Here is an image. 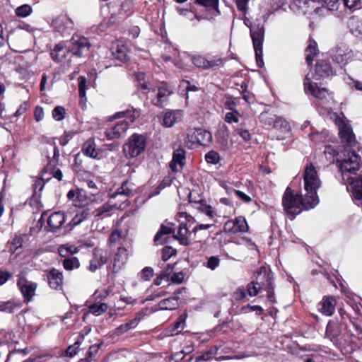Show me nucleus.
Listing matches in <instances>:
<instances>
[{"mask_svg": "<svg viewBox=\"0 0 362 362\" xmlns=\"http://www.w3.org/2000/svg\"><path fill=\"white\" fill-rule=\"evenodd\" d=\"M62 265L66 270L71 271L75 269L79 268L80 262L77 257H71L65 258L62 261Z\"/></svg>", "mask_w": 362, "mask_h": 362, "instance_id": "obj_42", "label": "nucleus"}, {"mask_svg": "<svg viewBox=\"0 0 362 362\" xmlns=\"http://www.w3.org/2000/svg\"><path fill=\"white\" fill-rule=\"evenodd\" d=\"M174 231L172 228L161 225L159 230L156 233L153 241L156 245H161L165 242V238L163 237L165 235L171 234Z\"/></svg>", "mask_w": 362, "mask_h": 362, "instance_id": "obj_36", "label": "nucleus"}, {"mask_svg": "<svg viewBox=\"0 0 362 362\" xmlns=\"http://www.w3.org/2000/svg\"><path fill=\"white\" fill-rule=\"evenodd\" d=\"M249 226L245 217L238 216L233 220L228 221L224 226L226 231L233 233H245L247 231Z\"/></svg>", "mask_w": 362, "mask_h": 362, "instance_id": "obj_16", "label": "nucleus"}, {"mask_svg": "<svg viewBox=\"0 0 362 362\" xmlns=\"http://www.w3.org/2000/svg\"><path fill=\"white\" fill-rule=\"evenodd\" d=\"M83 152L85 155L96 158L98 157V151H96L95 144L93 139H88L83 146Z\"/></svg>", "mask_w": 362, "mask_h": 362, "instance_id": "obj_40", "label": "nucleus"}, {"mask_svg": "<svg viewBox=\"0 0 362 362\" xmlns=\"http://www.w3.org/2000/svg\"><path fill=\"white\" fill-rule=\"evenodd\" d=\"M176 253L175 250L172 247H165L162 250V259L165 262L170 259V257Z\"/></svg>", "mask_w": 362, "mask_h": 362, "instance_id": "obj_56", "label": "nucleus"}, {"mask_svg": "<svg viewBox=\"0 0 362 362\" xmlns=\"http://www.w3.org/2000/svg\"><path fill=\"white\" fill-rule=\"evenodd\" d=\"M249 291L248 286L247 287L246 289H245L243 287H239L233 293V297L237 301L241 300L246 297V295H247L246 291Z\"/></svg>", "mask_w": 362, "mask_h": 362, "instance_id": "obj_54", "label": "nucleus"}, {"mask_svg": "<svg viewBox=\"0 0 362 362\" xmlns=\"http://www.w3.org/2000/svg\"><path fill=\"white\" fill-rule=\"evenodd\" d=\"M351 57V51L346 45H341L337 47L333 60L338 64H346Z\"/></svg>", "mask_w": 362, "mask_h": 362, "instance_id": "obj_24", "label": "nucleus"}, {"mask_svg": "<svg viewBox=\"0 0 362 362\" xmlns=\"http://www.w3.org/2000/svg\"><path fill=\"white\" fill-rule=\"evenodd\" d=\"M52 117L57 121H62L64 119L66 115V109L60 105H58L52 110Z\"/></svg>", "mask_w": 362, "mask_h": 362, "instance_id": "obj_49", "label": "nucleus"}, {"mask_svg": "<svg viewBox=\"0 0 362 362\" xmlns=\"http://www.w3.org/2000/svg\"><path fill=\"white\" fill-rule=\"evenodd\" d=\"M335 124L339 129V136H355L350 121L343 117H337Z\"/></svg>", "mask_w": 362, "mask_h": 362, "instance_id": "obj_29", "label": "nucleus"}, {"mask_svg": "<svg viewBox=\"0 0 362 362\" xmlns=\"http://www.w3.org/2000/svg\"><path fill=\"white\" fill-rule=\"evenodd\" d=\"M88 211L87 210H82L77 213L70 222L71 226H76L80 224L82 221L88 218Z\"/></svg>", "mask_w": 362, "mask_h": 362, "instance_id": "obj_45", "label": "nucleus"}, {"mask_svg": "<svg viewBox=\"0 0 362 362\" xmlns=\"http://www.w3.org/2000/svg\"><path fill=\"white\" fill-rule=\"evenodd\" d=\"M17 286L23 295L24 301L29 303L35 295L37 284L27 279L23 275H19L17 280Z\"/></svg>", "mask_w": 362, "mask_h": 362, "instance_id": "obj_9", "label": "nucleus"}, {"mask_svg": "<svg viewBox=\"0 0 362 362\" xmlns=\"http://www.w3.org/2000/svg\"><path fill=\"white\" fill-rule=\"evenodd\" d=\"M78 81V93L79 96L83 98L86 97V79L83 76H79Z\"/></svg>", "mask_w": 362, "mask_h": 362, "instance_id": "obj_55", "label": "nucleus"}, {"mask_svg": "<svg viewBox=\"0 0 362 362\" xmlns=\"http://www.w3.org/2000/svg\"><path fill=\"white\" fill-rule=\"evenodd\" d=\"M108 258L109 256L107 251L100 248H95L93 258L90 260L88 270L91 272H95L107 262Z\"/></svg>", "mask_w": 362, "mask_h": 362, "instance_id": "obj_12", "label": "nucleus"}, {"mask_svg": "<svg viewBox=\"0 0 362 362\" xmlns=\"http://www.w3.org/2000/svg\"><path fill=\"white\" fill-rule=\"evenodd\" d=\"M291 8L303 14H322L325 10L322 0H293Z\"/></svg>", "mask_w": 362, "mask_h": 362, "instance_id": "obj_5", "label": "nucleus"}, {"mask_svg": "<svg viewBox=\"0 0 362 362\" xmlns=\"http://www.w3.org/2000/svg\"><path fill=\"white\" fill-rule=\"evenodd\" d=\"M185 274L183 272L174 273L170 276V280L173 283L180 284L183 281Z\"/></svg>", "mask_w": 362, "mask_h": 362, "instance_id": "obj_59", "label": "nucleus"}, {"mask_svg": "<svg viewBox=\"0 0 362 362\" xmlns=\"http://www.w3.org/2000/svg\"><path fill=\"white\" fill-rule=\"evenodd\" d=\"M304 89L306 93H310L315 98L325 100L329 95V91L325 88H320L316 83L311 81L310 74H307L304 79Z\"/></svg>", "mask_w": 362, "mask_h": 362, "instance_id": "obj_11", "label": "nucleus"}, {"mask_svg": "<svg viewBox=\"0 0 362 362\" xmlns=\"http://www.w3.org/2000/svg\"><path fill=\"white\" fill-rule=\"evenodd\" d=\"M139 321H140V319L136 317L135 318L131 320L129 322H128L125 324L121 325L120 326H119L118 327H117L115 329V334H117V335L123 334L124 333L127 332L129 329L136 327Z\"/></svg>", "mask_w": 362, "mask_h": 362, "instance_id": "obj_37", "label": "nucleus"}, {"mask_svg": "<svg viewBox=\"0 0 362 362\" xmlns=\"http://www.w3.org/2000/svg\"><path fill=\"white\" fill-rule=\"evenodd\" d=\"M23 240L20 236H16L11 242L8 243L10 245L9 250L12 252H15L19 247L22 246Z\"/></svg>", "mask_w": 362, "mask_h": 362, "instance_id": "obj_51", "label": "nucleus"}, {"mask_svg": "<svg viewBox=\"0 0 362 362\" xmlns=\"http://www.w3.org/2000/svg\"><path fill=\"white\" fill-rule=\"evenodd\" d=\"M190 235L191 232L187 228L186 224L182 222L173 238L177 240L181 245L187 246L190 243Z\"/></svg>", "mask_w": 362, "mask_h": 362, "instance_id": "obj_28", "label": "nucleus"}, {"mask_svg": "<svg viewBox=\"0 0 362 362\" xmlns=\"http://www.w3.org/2000/svg\"><path fill=\"white\" fill-rule=\"evenodd\" d=\"M317 52V45L316 42L312 39L309 40L308 45L305 49L306 62L310 65L313 61L314 56Z\"/></svg>", "mask_w": 362, "mask_h": 362, "instance_id": "obj_39", "label": "nucleus"}, {"mask_svg": "<svg viewBox=\"0 0 362 362\" xmlns=\"http://www.w3.org/2000/svg\"><path fill=\"white\" fill-rule=\"evenodd\" d=\"M272 127L281 131L282 133H287L291 130L289 123L279 117H276Z\"/></svg>", "mask_w": 362, "mask_h": 362, "instance_id": "obj_41", "label": "nucleus"}, {"mask_svg": "<svg viewBox=\"0 0 362 362\" xmlns=\"http://www.w3.org/2000/svg\"><path fill=\"white\" fill-rule=\"evenodd\" d=\"M349 185L347 189L351 193L352 197L355 200H362V178L353 179L348 180Z\"/></svg>", "mask_w": 362, "mask_h": 362, "instance_id": "obj_25", "label": "nucleus"}, {"mask_svg": "<svg viewBox=\"0 0 362 362\" xmlns=\"http://www.w3.org/2000/svg\"><path fill=\"white\" fill-rule=\"evenodd\" d=\"M137 87L144 90H150L149 81L144 73H138L135 76Z\"/></svg>", "mask_w": 362, "mask_h": 362, "instance_id": "obj_43", "label": "nucleus"}, {"mask_svg": "<svg viewBox=\"0 0 362 362\" xmlns=\"http://www.w3.org/2000/svg\"><path fill=\"white\" fill-rule=\"evenodd\" d=\"M18 306L13 300L0 301V311L12 313L13 309Z\"/></svg>", "mask_w": 362, "mask_h": 362, "instance_id": "obj_50", "label": "nucleus"}, {"mask_svg": "<svg viewBox=\"0 0 362 362\" xmlns=\"http://www.w3.org/2000/svg\"><path fill=\"white\" fill-rule=\"evenodd\" d=\"M195 3L209 9H214L219 13L218 8V0H195Z\"/></svg>", "mask_w": 362, "mask_h": 362, "instance_id": "obj_48", "label": "nucleus"}, {"mask_svg": "<svg viewBox=\"0 0 362 362\" xmlns=\"http://www.w3.org/2000/svg\"><path fill=\"white\" fill-rule=\"evenodd\" d=\"M45 186V181L42 178H38L33 185L34 193L36 194L41 192Z\"/></svg>", "mask_w": 362, "mask_h": 362, "instance_id": "obj_61", "label": "nucleus"}, {"mask_svg": "<svg viewBox=\"0 0 362 362\" xmlns=\"http://www.w3.org/2000/svg\"><path fill=\"white\" fill-rule=\"evenodd\" d=\"M276 115L273 112L269 110L264 111L259 116L260 122L268 125L269 127L273 126L274 122L276 119Z\"/></svg>", "mask_w": 362, "mask_h": 362, "instance_id": "obj_44", "label": "nucleus"}, {"mask_svg": "<svg viewBox=\"0 0 362 362\" xmlns=\"http://www.w3.org/2000/svg\"><path fill=\"white\" fill-rule=\"evenodd\" d=\"M157 90L156 98L152 100V103L157 107H163L168 101L169 96L173 93V90L169 85L164 82L158 86Z\"/></svg>", "mask_w": 362, "mask_h": 362, "instance_id": "obj_17", "label": "nucleus"}, {"mask_svg": "<svg viewBox=\"0 0 362 362\" xmlns=\"http://www.w3.org/2000/svg\"><path fill=\"white\" fill-rule=\"evenodd\" d=\"M192 64L197 68L202 69H209L223 64V60L221 58L207 59L202 55H193L191 57Z\"/></svg>", "mask_w": 362, "mask_h": 362, "instance_id": "obj_13", "label": "nucleus"}, {"mask_svg": "<svg viewBox=\"0 0 362 362\" xmlns=\"http://www.w3.org/2000/svg\"><path fill=\"white\" fill-rule=\"evenodd\" d=\"M185 151L182 148H177L173 152L170 168L173 172L180 171L185 165Z\"/></svg>", "mask_w": 362, "mask_h": 362, "instance_id": "obj_21", "label": "nucleus"}, {"mask_svg": "<svg viewBox=\"0 0 362 362\" xmlns=\"http://www.w3.org/2000/svg\"><path fill=\"white\" fill-rule=\"evenodd\" d=\"M134 185L129 181L123 182L122 186L117 191L111 195V198H115L117 195H124L126 197L133 196Z\"/></svg>", "mask_w": 362, "mask_h": 362, "instance_id": "obj_32", "label": "nucleus"}, {"mask_svg": "<svg viewBox=\"0 0 362 362\" xmlns=\"http://www.w3.org/2000/svg\"><path fill=\"white\" fill-rule=\"evenodd\" d=\"M33 9L28 4H23L16 9V15L18 17L25 18L31 14Z\"/></svg>", "mask_w": 362, "mask_h": 362, "instance_id": "obj_47", "label": "nucleus"}, {"mask_svg": "<svg viewBox=\"0 0 362 362\" xmlns=\"http://www.w3.org/2000/svg\"><path fill=\"white\" fill-rule=\"evenodd\" d=\"M18 353H23V355L27 354L25 350H21L8 354L7 344L5 342H0V362H7L11 357L14 356V355Z\"/></svg>", "mask_w": 362, "mask_h": 362, "instance_id": "obj_34", "label": "nucleus"}, {"mask_svg": "<svg viewBox=\"0 0 362 362\" xmlns=\"http://www.w3.org/2000/svg\"><path fill=\"white\" fill-rule=\"evenodd\" d=\"M90 47V44L88 39L77 34L72 36L68 45L71 53L77 57H81L87 53Z\"/></svg>", "mask_w": 362, "mask_h": 362, "instance_id": "obj_8", "label": "nucleus"}, {"mask_svg": "<svg viewBox=\"0 0 362 362\" xmlns=\"http://www.w3.org/2000/svg\"><path fill=\"white\" fill-rule=\"evenodd\" d=\"M66 216L64 212L56 211L52 213L47 218L49 230L56 232L59 230L65 223Z\"/></svg>", "mask_w": 362, "mask_h": 362, "instance_id": "obj_19", "label": "nucleus"}, {"mask_svg": "<svg viewBox=\"0 0 362 362\" xmlns=\"http://www.w3.org/2000/svg\"><path fill=\"white\" fill-rule=\"evenodd\" d=\"M346 7L350 9H357L360 7V0H344Z\"/></svg>", "mask_w": 362, "mask_h": 362, "instance_id": "obj_64", "label": "nucleus"}, {"mask_svg": "<svg viewBox=\"0 0 362 362\" xmlns=\"http://www.w3.org/2000/svg\"><path fill=\"white\" fill-rule=\"evenodd\" d=\"M338 162L344 180H351L349 175L356 174L360 168L361 159L354 152L349 153L347 158L342 159L341 161L338 160Z\"/></svg>", "mask_w": 362, "mask_h": 362, "instance_id": "obj_6", "label": "nucleus"}, {"mask_svg": "<svg viewBox=\"0 0 362 362\" xmlns=\"http://www.w3.org/2000/svg\"><path fill=\"white\" fill-rule=\"evenodd\" d=\"M325 10L336 11L338 8L339 0H322Z\"/></svg>", "mask_w": 362, "mask_h": 362, "instance_id": "obj_57", "label": "nucleus"}, {"mask_svg": "<svg viewBox=\"0 0 362 362\" xmlns=\"http://www.w3.org/2000/svg\"><path fill=\"white\" fill-rule=\"evenodd\" d=\"M332 74L333 71L330 63L325 59H318L312 77L315 80H320L332 75Z\"/></svg>", "mask_w": 362, "mask_h": 362, "instance_id": "obj_18", "label": "nucleus"}, {"mask_svg": "<svg viewBox=\"0 0 362 362\" xmlns=\"http://www.w3.org/2000/svg\"><path fill=\"white\" fill-rule=\"evenodd\" d=\"M58 252L61 257L67 258L78 252V249L74 245L66 243L61 245L58 247Z\"/></svg>", "mask_w": 362, "mask_h": 362, "instance_id": "obj_35", "label": "nucleus"}, {"mask_svg": "<svg viewBox=\"0 0 362 362\" xmlns=\"http://www.w3.org/2000/svg\"><path fill=\"white\" fill-rule=\"evenodd\" d=\"M107 305L105 303L100 304H93L89 307V313L95 315L96 316L100 315L107 309Z\"/></svg>", "mask_w": 362, "mask_h": 362, "instance_id": "obj_46", "label": "nucleus"}, {"mask_svg": "<svg viewBox=\"0 0 362 362\" xmlns=\"http://www.w3.org/2000/svg\"><path fill=\"white\" fill-rule=\"evenodd\" d=\"M182 117L180 110H169L163 116V125L166 127H172Z\"/></svg>", "mask_w": 362, "mask_h": 362, "instance_id": "obj_31", "label": "nucleus"}, {"mask_svg": "<svg viewBox=\"0 0 362 362\" xmlns=\"http://www.w3.org/2000/svg\"><path fill=\"white\" fill-rule=\"evenodd\" d=\"M145 137H133L123 146V151L127 158H135L141 153L146 148Z\"/></svg>", "mask_w": 362, "mask_h": 362, "instance_id": "obj_7", "label": "nucleus"}, {"mask_svg": "<svg viewBox=\"0 0 362 362\" xmlns=\"http://www.w3.org/2000/svg\"><path fill=\"white\" fill-rule=\"evenodd\" d=\"M74 22L67 16H59L52 21V25L62 35L69 34L74 29Z\"/></svg>", "mask_w": 362, "mask_h": 362, "instance_id": "obj_15", "label": "nucleus"}, {"mask_svg": "<svg viewBox=\"0 0 362 362\" xmlns=\"http://www.w3.org/2000/svg\"><path fill=\"white\" fill-rule=\"evenodd\" d=\"M185 322V319L182 317H180L179 318V320L174 323L172 330L170 331L171 332L170 335L171 336L176 335V334H178L180 332H181V330H178V329L180 327H181L182 329L184 328Z\"/></svg>", "mask_w": 362, "mask_h": 362, "instance_id": "obj_53", "label": "nucleus"}, {"mask_svg": "<svg viewBox=\"0 0 362 362\" xmlns=\"http://www.w3.org/2000/svg\"><path fill=\"white\" fill-rule=\"evenodd\" d=\"M117 209H118V206L116 204L108 202L95 209L93 215L98 219H104L111 216Z\"/></svg>", "mask_w": 362, "mask_h": 362, "instance_id": "obj_22", "label": "nucleus"}, {"mask_svg": "<svg viewBox=\"0 0 362 362\" xmlns=\"http://www.w3.org/2000/svg\"><path fill=\"white\" fill-rule=\"evenodd\" d=\"M341 326L336 321H329L326 327L325 336L328 338L334 344L339 346V337L341 334Z\"/></svg>", "mask_w": 362, "mask_h": 362, "instance_id": "obj_20", "label": "nucleus"}, {"mask_svg": "<svg viewBox=\"0 0 362 362\" xmlns=\"http://www.w3.org/2000/svg\"><path fill=\"white\" fill-rule=\"evenodd\" d=\"M178 305V298L176 296L168 298L158 303V307L160 310H174Z\"/></svg>", "mask_w": 362, "mask_h": 362, "instance_id": "obj_38", "label": "nucleus"}, {"mask_svg": "<svg viewBox=\"0 0 362 362\" xmlns=\"http://www.w3.org/2000/svg\"><path fill=\"white\" fill-rule=\"evenodd\" d=\"M139 116V110L133 108L116 112L113 116L115 119L124 118L125 119L112 127L110 132L105 134V136H121L127 130L129 124L132 123Z\"/></svg>", "mask_w": 362, "mask_h": 362, "instance_id": "obj_4", "label": "nucleus"}, {"mask_svg": "<svg viewBox=\"0 0 362 362\" xmlns=\"http://www.w3.org/2000/svg\"><path fill=\"white\" fill-rule=\"evenodd\" d=\"M47 278L49 286L55 290H60L63 285V274L57 269H52L47 274Z\"/></svg>", "mask_w": 362, "mask_h": 362, "instance_id": "obj_23", "label": "nucleus"}, {"mask_svg": "<svg viewBox=\"0 0 362 362\" xmlns=\"http://www.w3.org/2000/svg\"><path fill=\"white\" fill-rule=\"evenodd\" d=\"M238 115L237 111L228 112L225 115V121L228 123L238 122Z\"/></svg>", "mask_w": 362, "mask_h": 362, "instance_id": "obj_60", "label": "nucleus"}, {"mask_svg": "<svg viewBox=\"0 0 362 362\" xmlns=\"http://www.w3.org/2000/svg\"><path fill=\"white\" fill-rule=\"evenodd\" d=\"M121 238H122L121 232L119 230L115 229V230H112V232L111 233L110 238H109V241L111 243L115 244V243H119V241L121 240Z\"/></svg>", "mask_w": 362, "mask_h": 362, "instance_id": "obj_62", "label": "nucleus"}, {"mask_svg": "<svg viewBox=\"0 0 362 362\" xmlns=\"http://www.w3.org/2000/svg\"><path fill=\"white\" fill-rule=\"evenodd\" d=\"M112 54L114 57L121 62H124L127 59V48L119 42L113 44L112 48Z\"/></svg>", "mask_w": 362, "mask_h": 362, "instance_id": "obj_33", "label": "nucleus"}, {"mask_svg": "<svg viewBox=\"0 0 362 362\" xmlns=\"http://www.w3.org/2000/svg\"><path fill=\"white\" fill-rule=\"evenodd\" d=\"M250 286V296L262 294L267 296L271 302L275 301L273 274L264 266L260 267L253 274V280Z\"/></svg>", "mask_w": 362, "mask_h": 362, "instance_id": "obj_1", "label": "nucleus"}, {"mask_svg": "<svg viewBox=\"0 0 362 362\" xmlns=\"http://www.w3.org/2000/svg\"><path fill=\"white\" fill-rule=\"evenodd\" d=\"M127 250L125 247H119L115 253L113 263V268L118 271L127 259Z\"/></svg>", "mask_w": 362, "mask_h": 362, "instance_id": "obj_30", "label": "nucleus"}, {"mask_svg": "<svg viewBox=\"0 0 362 362\" xmlns=\"http://www.w3.org/2000/svg\"><path fill=\"white\" fill-rule=\"evenodd\" d=\"M71 53L70 48L60 42L55 45L50 54L53 60L57 62H62Z\"/></svg>", "mask_w": 362, "mask_h": 362, "instance_id": "obj_27", "label": "nucleus"}, {"mask_svg": "<svg viewBox=\"0 0 362 362\" xmlns=\"http://www.w3.org/2000/svg\"><path fill=\"white\" fill-rule=\"evenodd\" d=\"M303 177L305 206L307 208H314L319 203L317 191L321 187L322 182L315 167L312 163L305 167Z\"/></svg>", "mask_w": 362, "mask_h": 362, "instance_id": "obj_2", "label": "nucleus"}, {"mask_svg": "<svg viewBox=\"0 0 362 362\" xmlns=\"http://www.w3.org/2000/svg\"><path fill=\"white\" fill-rule=\"evenodd\" d=\"M336 302L332 297H324L318 304V310L327 316H331L335 310Z\"/></svg>", "mask_w": 362, "mask_h": 362, "instance_id": "obj_26", "label": "nucleus"}, {"mask_svg": "<svg viewBox=\"0 0 362 362\" xmlns=\"http://www.w3.org/2000/svg\"><path fill=\"white\" fill-rule=\"evenodd\" d=\"M189 203L195 209L205 214L211 219H213L215 217V211L211 205L207 204L205 199L202 198L196 199L195 197H193V194L192 193L189 195Z\"/></svg>", "mask_w": 362, "mask_h": 362, "instance_id": "obj_14", "label": "nucleus"}, {"mask_svg": "<svg viewBox=\"0 0 362 362\" xmlns=\"http://www.w3.org/2000/svg\"><path fill=\"white\" fill-rule=\"evenodd\" d=\"M264 28L261 27L257 32L251 35L252 40L253 47L255 53L256 63L258 67L262 68L264 66V61L262 58V45L264 40Z\"/></svg>", "mask_w": 362, "mask_h": 362, "instance_id": "obj_10", "label": "nucleus"}, {"mask_svg": "<svg viewBox=\"0 0 362 362\" xmlns=\"http://www.w3.org/2000/svg\"><path fill=\"white\" fill-rule=\"evenodd\" d=\"M282 202L286 212L291 215L293 218L296 214H300L303 209L308 210L311 209L307 208L305 206V194L301 196L294 195L290 187L286 188Z\"/></svg>", "mask_w": 362, "mask_h": 362, "instance_id": "obj_3", "label": "nucleus"}, {"mask_svg": "<svg viewBox=\"0 0 362 362\" xmlns=\"http://www.w3.org/2000/svg\"><path fill=\"white\" fill-rule=\"evenodd\" d=\"M174 267L170 264H167L166 267L162 271L160 274V279H164L168 280L170 276L171 275L173 271Z\"/></svg>", "mask_w": 362, "mask_h": 362, "instance_id": "obj_63", "label": "nucleus"}, {"mask_svg": "<svg viewBox=\"0 0 362 362\" xmlns=\"http://www.w3.org/2000/svg\"><path fill=\"white\" fill-rule=\"evenodd\" d=\"M205 160L208 163L216 164L220 160V157L218 153L211 151L205 155Z\"/></svg>", "mask_w": 362, "mask_h": 362, "instance_id": "obj_52", "label": "nucleus"}, {"mask_svg": "<svg viewBox=\"0 0 362 362\" xmlns=\"http://www.w3.org/2000/svg\"><path fill=\"white\" fill-rule=\"evenodd\" d=\"M153 276V269L150 267L144 268L141 272V279L144 281H148Z\"/></svg>", "mask_w": 362, "mask_h": 362, "instance_id": "obj_58", "label": "nucleus"}]
</instances>
